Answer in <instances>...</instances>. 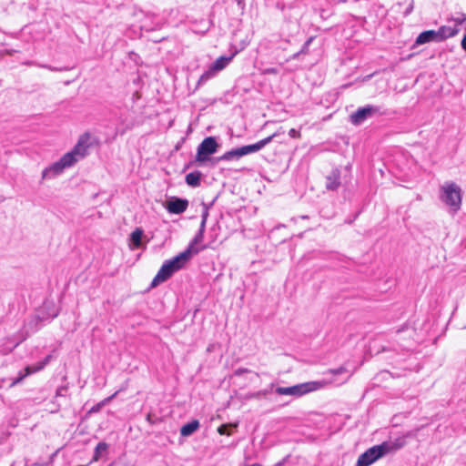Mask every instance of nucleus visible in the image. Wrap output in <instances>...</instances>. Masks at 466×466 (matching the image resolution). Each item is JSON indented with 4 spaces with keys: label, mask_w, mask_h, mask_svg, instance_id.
Listing matches in <instances>:
<instances>
[{
    "label": "nucleus",
    "mask_w": 466,
    "mask_h": 466,
    "mask_svg": "<svg viewBox=\"0 0 466 466\" xmlns=\"http://www.w3.org/2000/svg\"><path fill=\"white\" fill-rule=\"evenodd\" d=\"M461 48L466 51V34L463 35L461 42Z\"/></svg>",
    "instance_id": "38"
},
{
    "label": "nucleus",
    "mask_w": 466,
    "mask_h": 466,
    "mask_svg": "<svg viewBox=\"0 0 466 466\" xmlns=\"http://www.w3.org/2000/svg\"><path fill=\"white\" fill-rule=\"evenodd\" d=\"M240 148H241L243 157L246 155L256 153V152L261 150L258 141L255 144L242 146V147H240Z\"/></svg>",
    "instance_id": "27"
},
{
    "label": "nucleus",
    "mask_w": 466,
    "mask_h": 466,
    "mask_svg": "<svg viewBox=\"0 0 466 466\" xmlns=\"http://www.w3.org/2000/svg\"><path fill=\"white\" fill-rule=\"evenodd\" d=\"M144 231L140 228H137L131 234H130V242L133 245L134 248H137L141 246L142 237H143Z\"/></svg>",
    "instance_id": "22"
},
{
    "label": "nucleus",
    "mask_w": 466,
    "mask_h": 466,
    "mask_svg": "<svg viewBox=\"0 0 466 466\" xmlns=\"http://www.w3.org/2000/svg\"><path fill=\"white\" fill-rule=\"evenodd\" d=\"M312 37L309 38L305 43L304 45L302 46L301 49L299 50L300 54L301 55H305V54H308L309 52V45L310 43L312 42Z\"/></svg>",
    "instance_id": "31"
},
{
    "label": "nucleus",
    "mask_w": 466,
    "mask_h": 466,
    "mask_svg": "<svg viewBox=\"0 0 466 466\" xmlns=\"http://www.w3.org/2000/svg\"><path fill=\"white\" fill-rule=\"evenodd\" d=\"M437 31L440 42L455 36L460 29L456 26L441 25Z\"/></svg>",
    "instance_id": "16"
},
{
    "label": "nucleus",
    "mask_w": 466,
    "mask_h": 466,
    "mask_svg": "<svg viewBox=\"0 0 466 466\" xmlns=\"http://www.w3.org/2000/svg\"><path fill=\"white\" fill-rule=\"evenodd\" d=\"M218 74V72L216 70H213L212 69V66H209L208 69L206 70L199 77L198 81V85L200 86V85H203L205 84L206 82H208V80H210L211 78H213L216 75Z\"/></svg>",
    "instance_id": "25"
},
{
    "label": "nucleus",
    "mask_w": 466,
    "mask_h": 466,
    "mask_svg": "<svg viewBox=\"0 0 466 466\" xmlns=\"http://www.w3.org/2000/svg\"><path fill=\"white\" fill-rule=\"evenodd\" d=\"M273 387H274V383H271V384H270V390H272V389H273Z\"/></svg>",
    "instance_id": "42"
},
{
    "label": "nucleus",
    "mask_w": 466,
    "mask_h": 466,
    "mask_svg": "<svg viewBox=\"0 0 466 466\" xmlns=\"http://www.w3.org/2000/svg\"><path fill=\"white\" fill-rule=\"evenodd\" d=\"M327 374H331L333 376H342L343 375V378H341V380H339V381H337L336 380H332V382H335L338 385H340V384L346 382L350 378V374L348 372L346 368L343 366L337 368V369L329 370L327 371Z\"/></svg>",
    "instance_id": "19"
},
{
    "label": "nucleus",
    "mask_w": 466,
    "mask_h": 466,
    "mask_svg": "<svg viewBox=\"0 0 466 466\" xmlns=\"http://www.w3.org/2000/svg\"><path fill=\"white\" fill-rule=\"evenodd\" d=\"M237 52L231 54L230 56H221L217 58L210 66L213 70H216L218 73L223 70L233 59Z\"/></svg>",
    "instance_id": "17"
},
{
    "label": "nucleus",
    "mask_w": 466,
    "mask_h": 466,
    "mask_svg": "<svg viewBox=\"0 0 466 466\" xmlns=\"http://www.w3.org/2000/svg\"><path fill=\"white\" fill-rule=\"evenodd\" d=\"M57 316V313H54L52 316H51V319H54Z\"/></svg>",
    "instance_id": "41"
},
{
    "label": "nucleus",
    "mask_w": 466,
    "mask_h": 466,
    "mask_svg": "<svg viewBox=\"0 0 466 466\" xmlns=\"http://www.w3.org/2000/svg\"><path fill=\"white\" fill-rule=\"evenodd\" d=\"M414 9V0H411V2L410 3V5L407 6V8L405 9L403 15L404 16H408L409 15H410L412 13Z\"/></svg>",
    "instance_id": "32"
},
{
    "label": "nucleus",
    "mask_w": 466,
    "mask_h": 466,
    "mask_svg": "<svg viewBox=\"0 0 466 466\" xmlns=\"http://www.w3.org/2000/svg\"><path fill=\"white\" fill-rule=\"evenodd\" d=\"M289 136L291 137V138H299L300 137V132L295 128H291L289 131Z\"/></svg>",
    "instance_id": "33"
},
{
    "label": "nucleus",
    "mask_w": 466,
    "mask_h": 466,
    "mask_svg": "<svg viewBox=\"0 0 466 466\" xmlns=\"http://www.w3.org/2000/svg\"><path fill=\"white\" fill-rule=\"evenodd\" d=\"M64 169H65V167L62 166L61 162L58 160L43 170L42 178L43 179L54 178L56 176L63 173Z\"/></svg>",
    "instance_id": "14"
},
{
    "label": "nucleus",
    "mask_w": 466,
    "mask_h": 466,
    "mask_svg": "<svg viewBox=\"0 0 466 466\" xmlns=\"http://www.w3.org/2000/svg\"><path fill=\"white\" fill-rule=\"evenodd\" d=\"M175 272H177V270L173 267V264H171L169 259L166 260L153 279L150 287L155 288L160 283L167 281Z\"/></svg>",
    "instance_id": "8"
},
{
    "label": "nucleus",
    "mask_w": 466,
    "mask_h": 466,
    "mask_svg": "<svg viewBox=\"0 0 466 466\" xmlns=\"http://www.w3.org/2000/svg\"><path fill=\"white\" fill-rule=\"evenodd\" d=\"M385 445H375L361 453L355 466H370L385 456Z\"/></svg>",
    "instance_id": "7"
},
{
    "label": "nucleus",
    "mask_w": 466,
    "mask_h": 466,
    "mask_svg": "<svg viewBox=\"0 0 466 466\" xmlns=\"http://www.w3.org/2000/svg\"><path fill=\"white\" fill-rule=\"evenodd\" d=\"M47 319L45 316L38 314L30 317L25 323L23 328L18 332V340L15 345H18L22 341L25 340L31 334L35 333L43 327V321Z\"/></svg>",
    "instance_id": "6"
},
{
    "label": "nucleus",
    "mask_w": 466,
    "mask_h": 466,
    "mask_svg": "<svg viewBox=\"0 0 466 466\" xmlns=\"http://www.w3.org/2000/svg\"><path fill=\"white\" fill-rule=\"evenodd\" d=\"M120 390H116L115 393H113L111 396L104 399L103 400L99 401L98 403H96V405H94L90 410H89V413H96V412H99L101 410V409L106 406V404H108L112 400H114L116 398V396L118 394Z\"/></svg>",
    "instance_id": "23"
},
{
    "label": "nucleus",
    "mask_w": 466,
    "mask_h": 466,
    "mask_svg": "<svg viewBox=\"0 0 466 466\" xmlns=\"http://www.w3.org/2000/svg\"><path fill=\"white\" fill-rule=\"evenodd\" d=\"M341 172L339 168L336 167L326 177L325 187L329 191H336L341 185L340 181Z\"/></svg>",
    "instance_id": "11"
},
{
    "label": "nucleus",
    "mask_w": 466,
    "mask_h": 466,
    "mask_svg": "<svg viewBox=\"0 0 466 466\" xmlns=\"http://www.w3.org/2000/svg\"><path fill=\"white\" fill-rule=\"evenodd\" d=\"M51 359L52 355H47L43 360L39 361L38 363L32 366H27L25 369V373L20 374L19 377L15 380L13 384H17L21 382L26 376L43 370L50 362Z\"/></svg>",
    "instance_id": "10"
},
{
    "label": "nucleus",
    "mask_w": 466,
    "mask_h": 466,
    "mask_svg": "<svg viewBox=\"0 0 466 466\" xmlns=\"http://www.w3.org/2000/svg\"><path fill=\"white\" fill-rule=\"evenodd\" d=\"M205 228L203 225H200L199 226V229L198 231V233L196 234V236L194 237V238L192 239L189 247L192 248L193 245L195 244H198L199 242L202 241L203 238H204V232H205Z\"/></svg>",
    "instance_id": "29"
},
{
    "label": "nucleus",
    "mask_w": 466,
    "mask_h": 466,
    "mask_svg": "<svg viewBox=\"0 0 466 466\" xmlns=\"http://www.w3.org/2000/svg\"><path fill=\"white\" fill-rule=\"evenodd\" d=\"M268 390H260V391H258L257 393H255L253 396L256 397V398H258L260 396H265L266 394L268 393Z\"/></svg>",
    "instance_id": "37"
},
{
    "label": "nucleus",
    "mask_w": 466,
    "mask_h": 466,
    "mask_svg": "<svg viewBox=\"0 0 466 466\" xmlns=\"http://www.w3.org/2000/svg\"><path fill=\"white\" fill-rule=\"evenodd\" d=\"M266 73L268 74H277L278 73V70L276 68H268L266 69Z\"/></svg>",
    "instance_id": "39"
},
{
    "label": "nucleus",
    "mask_w": 466,
    "mask_h": 466,
    "mask_svg": "<svg viewBox=\"0 0 466 466\" xmlns=\"http://www.w3.org/2000/svg\"><path fill=\"white\" fill-rule=\"evenodd\" d=\"M300 56H301V54L299 51V52H297V53L292 55L291 59H293V60L299 59Z\"/></svg>",
    "instance_id": "40"
},
{
    "label": "nucleus",
    "mask_w": 466,
    "mask_h": 466,
    "mask_svg": "<svg viewBox=\"0 0 466 466\" xmlns=\"http://www.w3.org/2000/svg\"><path fill=\"white\" fill-rule=\"evenodd\" d=\"M191 255V248L188 247L186 250L169 259V261L171 262V264H173L175 269L178 271L179 269L184 268L186 263L190 259Z\"/></svg>",
    "instance_id": "12"
},
{
    "label": "nucleus",
    "mask_w": 466,
    "mask_h": 466,
    "mask_svg": "<svg viewBox=\"0 0 466 466\" xmlns=\"http://www.w3.org/2000/svg\"><path fill=\"white\" fill-rule=\"evenodd\" d=\"M285 133V130L282 127H279L275 133L272 135L261 139L258 141L261 149L265 147L267 145H268L275 137L282 135Z\"/></svg>",
    "instance_id": "26"
},
{
    "label": "nucleus",
    "mask_w": 466,
    "mask_h": 466,
    "mask_svg": "<svg viewBox=\"0 0 466 466\" xmlns=\"http://www.w3.org/2000/svg\"><path fill=\"white\" fill-rule=\"evenodd\" d=\"M466 20V15L464 13H457L454 15H451L450 18H448V21H452L455 23L456 27L458 25H461Z\"/></svg>",
    "instance_id": "28"
},
{
    "label": "nucleus",
    "mask_w": 466,
    "mask_h": 466,
    "mask_svg": "<svg viewBox=\"0 0 466 466\" xmlns=\"http://www.w3.org/2000/svg\"><path fill=\"white\" fill-rule=\"evenodd\" d=\"M202 173L198 170L188 173L186 177V183L192 187H197L200 186L201 183Z\"/></svg>",
    "instance_id": "20"
},
{
    "label": "nucleus",
    "mask_w": 466,
    "mask_h": 466,
    "mask_svg": "<svg viewBox=\"0 0 466 466\" xmlns=\"http://www.w3.org/2000/svg\"><path fill=\"white\" fill-rule=\"evenodd\" d=\"M198 428L199 421L198 420H193L181 427L180 434L183 437H188L192 435Z\"/></svg>",
    "instance_id": "21"
},
{
    "label": "nucleus",
    "mask_w": 466,
    "mask_h": 466,
    "mask_svg": "<svg viewBox=\"0 0 466 466\" xmlns=\"http://www.w3.org/2000/svg\"><path fill=\"white\" fill-rule=\"evenodd\" d=\"M405 439L403 437H400L390 441H383L380 445H385V455L396 451L401 449L405 445Z\"/></svg>",
    "instance_id": "18"
},
{
    "label": "nucleus",
    "mask_w": 466,
    "mask_h": 466,
    "mask_svg": "<svg viewBox=\"0 0 466 466\" xmlns=\"http://www.w3.org/2000/svg\"><path fill=\"white\" fill-rule=\"evenodd\" d=\"M248 372H249V370L245 369V368H238V369H237V370L234 371V374H235L236 376H241L242 374H244V373H248Z\"/></svg>",
    "instance_id": "36"
},
{
    "label": "nucleus",
    "mask_w": 466,
    "mask_h": 466,
    "mask_svg": "<svg viewBox=\"0 0 466 466\" xmlns=\"http://www.w3.org/2000/svg\"><path fill=\"white\" fill-rule=\"evenodd\" d=\"M218 431L221 435H230V426L227 424H223L220 427H218Z\"/></svg>",
    "instance_id": "30"
},
{
    "label": "nucleus",
    "mask_w": 466,
    "mask_h": 466,
    "mask_svg": "<svg viewBox=\"0 0 466 466\" xmlns=\"http://www.w3.org/2000/svg\"><path fill=\"white\" fill-rule=\"evenodd\" d=\"M188 201L186 198L173 197L166 203V209L171 214H182L187 210Z\"/></svg>",
    "instance_id": "9"
},
{
    "label": "nucleus",
    "mask_w": 466,
    "mask_h": 466,
    "mask_svg": "<svg viewBox=\"0 0 466 466\" xmlns=\"http://www.w3.org/2000/svg\"><path fill=\"white\" fill-rule=\"evenodd\" d=\"M243 157L242 151L240 147L232 148L227 152H225L223 155L216 157L214 159L213 164L218 163V162H231V161H238Z\"/></svg>",
    "instance_id": "13"
},
{
    "label": "nucleus",
    "mask_w": 466,
    "mask_h": 466,
    "mask_svg": "<svg viewBox=\"0 0 466 466\" xmlns=\"http://www.w3.org/2000/svg\"><path fill=\"white\" fill-rule=\"evenodd\" d=\"M430 42H440L436 30H426L421 32L415 40V45L420 46Z\"/></svg>",
    "instance_id": "15"
},
{
    "label": "nucleus",
    "mask_w": 466,
    "mask_h": 466,
    "mask_svg": "<svg viewBox=\"0 0 466 466\" xmlns=\"http://www.w3.org/2000/svg\"><path fill=\"white\" fill-rule=\"evenodd\" d=\"M387 114L388 111L383 106L369 104L359 107L354 113H352L350 116V121L354 126H360L368 119L374 116H385Z\"/></svg>",
    "instance_id": "2"
},
{
    "label": "nucleus",
    "mask_w": 466,
    "mask_h": 466,
    "mask_svg": "<svg viewBox=\"0 0 466 466\" xmlns=\"http://www.w3.org/2000/svg\"><path fill=\"white\" fill-rule=\"evenodd\" d=\"M321 386V382L309 381L296 384L290 387H277L275 392L279 395L300 397L304 394L319 390Z\"/></svg>",
    "instance_id": "5"
},
{
    "label": "nucleus",
    "mask_w": 466,
    "mask_h": 466,
    "mask_svg": "<svg viewBox=\"0 0 466 466\" xmlns=\"http://www.w3.org/2000/svg\"><path fill=\"white\" fill-rule=\"evenodd\" d=\"M90 135L84 133L70 152L66 153L59 161L65 168L74 166L79 159L86 157L89 147Z\"/></svg>",
    "instance_id": "1"
},
{
    "label": "nucleus",
    "mask_w": 466,
    "mask_h": 466,
    "mask_svg": "<svg viewBox=\"0 0 466 466\" xmlns=\"http://www.w3.org/2000/svg\"><path fill=\"white\" fill-rule=\"evenodd\" d=\"M208 217V208H206L204 210V212L202 213L201 223H200V225H203L204 228H206V223H207Z\"/></svg>",
    "instance_id": "34"
},
{
    "label": "nucleus",
    "mask_w": 466,
    "mask_h": 466,
    "mask_svg": "<svg viewBox=\"0 0 466 466\" xmlns=\"http://www.w3.org/2000/svg\"><path fill=\"white\" fill-rule=\"evenodd\" d=\"M220 147L215 137H207L198 146L195 162L203 164L210 160V156L217 153Z\"/></svg>",
    "instance_id": "4"
},
{
    "label": "nucleus",
    "mask_w": 466,
    "mask_h": 466,
    "mask_svg": "<svg viewBox=\"0 0 466 466\" xmlns=\"http://www.w3.org/2000/svg\"><path fill=\"white\" fill-rule=\"evenodd\" d=\"M441 199L452 211L457 212L461 205V187L453 182L446 183L441 187Z\"/></svg>",
    "instance_id": "3"
},
{
    "label": "nucleus",
    "mask_w": 466,
    "mask_h": 466,
    "mask_svg": "<svg viewBox=\"0 0 466 466\" xmlns=\"http://www.w3.org/2000/svg\"><path fill=\"white\" fill-rule=\"evenodd\" d=\"M66 391H67V387H66V386H61V387H59V388L56 390V396H65V395H66Z\"/></svg>",
    "instance_id": "35"
},
{
    "label": "nucleus",
    "mask_w": 466,
    "mask_h": 466,
    "mask_svg": "<svg viewBox=\"0 0 466 466\" xmlns=\"http://www.w3.org/2000/svg\"><path fill=\"white\" fill-rule=\"evenodd\" d=\"M107 450H108V444L106 442L100 441L99 443H97V445L95 448L94 455H93L91 462L97 461L101 458L102 454L104 452H106Z\"/></svg>",
    "instance_id": "24"
}]
</instances>
